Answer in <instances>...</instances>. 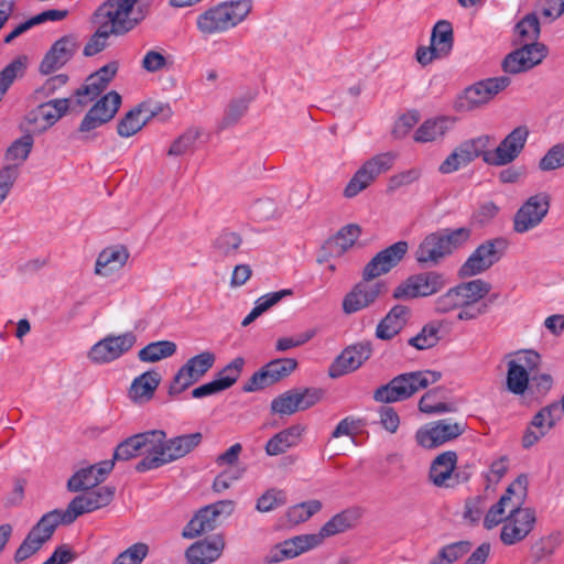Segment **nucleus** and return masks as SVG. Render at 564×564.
<instances>
[{
  "label": "nucleus",
  "instance_id": "obj_7",
  "mask_svg": "<svg viewBox=\"0 0 564 564\" xmlns=\"http://www.w3.org/2000/svg\"><path fill=\"white\" fill-rule=\"evenodd\" d=\"M59 524H63V522L58 516V509L44 513L17 549L14 561L17 563L23 562L39 552L51 540Z\"/></svg>",
  "mask_w": 564,
  "mask_h": 564
},
{
  "label": "nucleus",
  "instance_id": "obj_6",
  "mask_svg": "<svg viewBox=\"0 0 564 564\" xmlns=\"http://www.w3.org/2000/svg\"><path fill=\"white\" fill-rule=\"evenodd\" d=\"M508 246L509 242L503 237L485 240L460 265L458 276L466 279L486 272L502 258Z\"/></svg>",
  "mask_w": 564,
  "mask_h": 564
},
{
  "label": "nucleus",
  "instance_id": "obj_14",
  "mask_svg": "<svg viewBox=\"0 0 564 564\" xmlns=\"http://www.w3.org/2000/svg\"><path fill=\"white\" fill-rule=\"evenodd\" d=\"M550 203L551 197L544 192L529 197L514 214L513 230L525 234L538 227L547 215Z\"/></svg>",
  "mask_w": 564,
  "mask_h": 564
},
{
  "label": "nucleus",
  "instance_id": "obj_26",
  "mask_svg": "<svg viewBox=\"0 0 564 564\" xmlns=\"http://www.w3.org/2000/svg\"><path fill=\"white\" fill-rule=\"evenodd\" d=\"M225 545L224 535L216 534L193 543L185 551V558L188 564H212L221 556Z\"/></svg>",
  "mask_w": 564,
  "mask_h": 564
},
{
  "label": "nucleus",
  "instance_id": "obj_20",
  "mask_svg": "<svg viewBox=\"0 0 564 564\" xmlns=\"http://www.w3.org/2000/svg\"><path fill=\"white\" fill-rule=\"evenodd\" d=\"M528 137L529 130L525 126L514 128L491 153H487L485 163L492 166L512 163L522 152Z\"/></svg>",
  "mask_w": 564,
  "mask_h": 564
},
{
  "label": "nucleus",
  "instance_id": "obj_37",
  "mask_svg": "<svg viewBox=\"0 0 564 564\" xmlns=\"http://www.w3.org/2000/svg\"><path fill=\"white\" fill-rule=\"evenodd\" d=\"M110 83L107 78L97 75H89L85 84L75 90V104L83 107L88 102L95 100L101 93H104Z\"/></svg>",
  "mask_w": 564,
  "mask_h": 564
},
{
  "label": "nucleus",
  "instance_id": "obj_48",
  "mask_svg": "<svg viewBox=\"0 0 564 564\" xmlns=\"http://www.w3.org/2000/svg\"><path fill=\"white\" fill-rule=\"evenodd\" d=\"M440 388L427 391L419 402V410L427 414H442L454 412L456 408L453 403L438 401Z\"/></svg>",
  "mask_w": 564,
  "mask_h": 564
},
{
  "label": "nucleus",
  "instance_id": "obj_23",
  "mask_svg": "<svg viewBox=\"0 0 564 564\" xmlns=\"http://www.w3.org/2000/svg\"><path fill=\"white\" fill-rule=\"evenodd\" d=\"M408 250V241L400 240L378 252L364 269L362 275L365 280H373L381 274L388 273L402 261Z\"/></svg>",
  "mask_w": 564,
  "mask_h": 564
},
{
  "label": "nucleus",
  "instance_id": "obj_27",
  "mask_svg": "<svg viewBox=\"0 0 564 564\" xmlns=\"http://www.w3.org/2000/svg\"><path fill=\"white\" fill-rule=\"evenodd\" d=\"M216 356L213 351L205 350L189 358L178 369V383L183 380L178 392L198 382L215 365Z\"/></svg>",
  "mask_w": 564,
  "mask_h": 564
},
{
  "label": "nucleus",
  "instance_id": "obj_49",
  "mask_svg": "<svg viewBox=\"0 0 564 564\" xmlns=\"http://www.w3.org/2000/svg\"><path fill=\"white\" fill-rule=\"evenodd\" d=\"M322 509V503L318 500H310L297 503L289 508L286 512L288 523L295 525L308 520L313 514Z\"/></svg>",
  "mask_w": 564,
  "mask_h": 564
},
{
  "label": "nucleus",
  "instance_id": "obj_42",
  "mask_svg": "<svg viewBox=\"0 0 564 564\" xmlns=\"http://www.w3.org/2000/svg\"><path fill=\"white\" fill-rule=\"evenodd\" d=\"M176 351V344L170 340L153 341L144 346L138 352L142 362H156L172 356Z\"/></svg>",
  "mask_w": 564,
  "mask_h": 564
},
{
  "label": "nucleus",
  "instance_id": "obj_51",
  "mask_svg": "<svg viewBox=\"0 0 564 564\" xmlns=\"http://www.w3.org/2000/svg\"><path fill=\"white\" fill-rule=\"evenodd\" d=\"M272 413L279 415H292L300 411L296 390L291 389L275 397L271 402Z\"/></svg>",
  "mask_w": 564,
  "mask_h": 564
},
{
  "label": "nucleus",
  "instance_id": "obj_9",
  "mask_svg": "<svg viewBox=\"0 0 564 564\" xmlns=\"http://www.w3.org/2000/svg\"><path fill=\"white\" fill-rule=\"evenodd\" d=\"M120 105L121 96L117 91L111 90L102 96L83 118L77 130L82 135L75 138L84 141L93 139L88 133L109 122L118 112Z\"/></svg>",
  "mask_w": 564,
  "mask_h": 564
},
{
  "label": "nucleus",
  "instance_id": "obj_36",
  "mask_svg": "<svg viewBox=\"0 0 564 564\" xmlns=\"http://www.w3.org/2000/svg\"><path fill=\"white\" fill-rule=\"evenodd\" d=\"M161 376L159 372L145 371L137 377L130 387L129 394L133 400H149L154 394L158 386L160 384Z\"/></svg>",
  "mask_w": 564,
  "mask_h": 564
},
{
  "label": "nucleus",
  "instance_id": "obj_47",
  "mask_svg": "<svg viewBox=\"0 0 564 564\" xmlns=\"http://www.w3.org/2000/svg\"><path fill=\"white\" fill-rule=\"evenodd\" d=\"M441 324L438 323H429L421 332L411 337L408 340V344L419 350H424L436 346L441 339L440 337Z\"/></svg>",
  "mask_w": 564,
  "mask_h": 564
},
{
  "label": "nucleus",
  "instance_id": "obj_21",
  "mask_svg": "<svg viewBox=\"0 0 564 564\" xmlns=\"http://www.w3.org/2000/svg\"><path fill=\"white\" fill-rule=\"evenodd\" d=\"M372 355L369 341H360L346 347L329 366L330 378H339L359 369Z\"/></svg>",
  "mask_w": 564,
  "mask_h": 564
},
{
  "label": "nucleus",
  "instance_id": "obj_12",
  "mask_svg": "<svg viewBox=\"0 0 564 564\" xmlns=\"http://www.w3.org/2000/svg\"><path fill=\"white\" fill-rule=\"evenodd\" d=\"M535 522L536 517L533 509L522 508V505H512L501 528V542L505 545H514L523 541L533 530Z\"/></svg>",
  "mask_w": 564,
  "mask_h": 564
},
{
  "label": "nucleus",
  "instance_id": "obj_2",
  "mask_svg": "<svg viewBox=\"0 0 564 564\" xmlns=\"http://www.w3.org/2000/svg\"><path fill=\"white\" fill-rule=\"evenodd\" d=\"M490 291L491 284L482 279L462 282L437 296L434 302V310L440 314L458 311V321H474L487 313L488 305L480 303V301Z\"/></svg>",
  "mask_w": 564,
  "mask_h": 564
},
{
  "label": "nucleus",
  "instance_id": "obj_63",
  "mask_svg": "<svg viewBox=\"0 0 564 564\" xmlns=\"http://www.w3.org/2000/svg\"><path fill=\"white\" fill-rule=\"evenodd\" d=\"M69 77L66 74H58L48 77L44 84L35 90L37 97L46 98L54 95L58 89L65 86Z\"/></svg>",
  "mask_w": 564,
  "mask_h": 564
},
{
  "label": "nucleus",
  "instance_id": "obj_62",
  "mask_svg": "<svg viewBox=\"0 0 564 564\" xmlns=\"http://www.w3.org/2000/svg\"><path fill=\"white\" fill-rule=\"evenodd\" d=\"M371 183V180L368 178L367 173L360 166L346 185L344 189V196L347 198H352L366 189Z\"/></svg>",
  "mask_w": 564,
  "mask_h": 564
},
{
  "label": "nucleus",
  "instance_id": "obj_28",
  "mask_svg": "<svg viewBox=\"0 0 564 564\" xmlns=\"http://www.w3.org/2000/svg\"><path fill=\"white\" fill-rule=\"evenodd\" d=\"M457 464V454L454 451H447L432 462L430 468V479L437 487L451 488L459 484V474H454Z\"/></svg>",
  "mask_w": 564,
  "mask_h": 564
},
{
  "label": "nucleus",
  "instance_id": "obj_15",
  "mask_svg": "<svg viewBox=\"0 0 564 564\" xmlns=\"http://www.w3.org/2000/svg\"><path fill=\"white\" fill-rule=\"evenodd\" d=\"M528 477L520 475L517 479L509 485L506 492L500 497L498 502L492 505L484 519V527L488 530L497 527L502 521L505 522V509L512 505H523L528 492Z\"/></svg>",
  "mask_w": 564,
  "mask_h": 564
},
{
  "label": "nucleus",
  "instance_id": "obj_32",
  "mask_svg": "<svg viewBox=\"0 0 564 564\" xmlns=\"http://www.w3.org/2000/svg\"><path fill=\"white\" fill-rule=\"evenodd\" d=\"M305 427L301 424L289 426L274 434L265 444V453L269 456L284 454L288 449L300 444Z\"/></svg>",
  "mask_w": 564,
  "mask_h": 564
},
{
  "label": "nucleus",
  "instance_id": "obj_13",
  "mask_svg": "<svg viewBox=\"0 0 564 564\" xmlns=\"http://www.w3.org/2000/svg\"><path fill=\"white\" fill-rule=\"evenodd\" d=\"M511 83L508 76L490 77L475 83L464 90L459 98V108L464 110H474L487 102L495 96L505 90Z\"/></svg>",
  "mask_w": 564,
  "mask_h": 564
},
{
  "label": "nucleus",
  "instance_id": "obj_40",
  "mask_svg": "<svg viewBox=\"0 0 564 564\" xmlns=\"http://www.w3.org/2000/svg\"><path fill=\"white\" fill-rule=\"evenodd\" d=\"M540 33V21L534 12L525 14L514 26V34L518 37L519 44L539 43Z\"/></svg>",
  "mask_w": 564,
  "mask_h": 564
},
{
  "label": "nucleus",
  "instance_id": "obj_53",
  "mask_svg": "<svg viewBox=\"0 0 564 564\" xmlns=\"http://www.w3.org/2000/svg\"><path fill=\"white\" fill-rule=\"evenodd\" d=\"M245 362L246 361L242 357H236L217 373L215 379L219 384H221V389L224 391L232 387L238 381Z\"/></svg>",
  "mask_w": 564,
  "mask_h": 564
},
{
  "label": "nucleus",
  "instance_id": "obj_46",
  "mask_svg": "<svg viewBox=\"0 0 564 564\" xmlns=\"http://www.w3.org/2000/svg\"><path fill=\"white\" fill-rule=\"evenodd\" d=\"M251 99V97H239L230 100L219 123L220 129H227L237 124L247 113Z\"/></svg>",
  "mask_w": 564,
  "mask_h": 564
},
{
  "label": "nucleus",
  "instance_id": "obj_44",
  "mask_svg": "<svg viewBox=\"0 0 564 564\" xmlns=\"http://www.w3.org/2000/svg\"><path fill=\"white\" fill-rule=\"evenodd\" d=\"M397 154L393 152H384L367 160L362 165V170L367 173L368 178L375 182L377 177L392 169Z\"/></svg>",
  "mask_w": 564,
  "mask_h": 564
},
{
  "label": "nucleus",
  "instance_id": "obj_10",
  "mask_svg": "<svg viewBox=\"0 0 564 564\" xmlns=\"http://www.w3.org/2000/svg\"><path fill=\"white\" fill-rule=\"evenodd\" d=\"M445 284L444 274L427 271L409 276L393 290L392 296L395 300L425 297L437 293Z\"/></svg>",
  "mask_w": 564,
  "mask_h": 564
},
{
  "label": "nucleus",
  "instance_id": "obj_60",
  "mask_svg": "<svg viewBox=\"0 0 564 564\" xmlns=\"http://www.w3.org/2000/svg\"><path fill=\"white\" fill-rule=\"evenodd\" d=\"M562 166H564V143L552 147L539 162L542 171H552Z\"/></svg>",
  "mask_w": 564,
  "mask_h": 564
},
{
  "label": "nucleus",
  "instance_id": "obj_33",
  "mask_svg": "<svg viewBox=\"0 0 564 564\" xmlns=\"http://www.w3.org/2000/svg\"><path fill=\"white\" fill-rule=\"evenodd\" d=\"M129 258L128 250L122 246H115L104 249L95 265V271L98 274H108L109 271L121 269Z\"/></svg>",
  "mask_w": 564,
  "mask_h": 564
},
{
  "label": "nucleus",
  "instance_id": "obj_30",
  "mask_svg": "<svg viewBox=\"0 0 564 564\" xmlns=\"http://www.w3.org/2000/svg\"><path fill=\"white\" fill-rule=\"evenodd\" d=\"M447 252L437 231L426 235L414 251V259L421 267L437 265Z\"/></svg>",
  "mask_w": 564,
  "mask_h": 564
},
{
  "label": "nucleus",
  "instance_id": "obj_1",
  "mask_svg": "<svg viewBox=\"0 0 564 564\" xmlns=\"http://www.w3.org/2000/svg\"><path fill=\"white\" fill-rule=\"evenodd\" d=\"M162 430H152L134 434L119 443L113 452V460H129L133 457L144 455L135 465V470L144 473L159 468L166 463L176 459L175 453L170 444L176 438L165 440Z\"/></svg>",
  "mask_w": 564,
  "mask_h": 564
},
{
  "label": "nucleus",
  "instance_id": "obj_41",
  "mask_svg": "<svg viewBox=\"0 0 564 564\" xmlns=\"http://www.w3.org/2000/svg\"><path fill=\"white\" fill-rule=\"evenodd\" d=\"M440 238L444 245L447 256L454 251L463 248L471 237V229L469 227H459L456 229L444 228L437 230Z\"/></svg>",
  "mask_w": 564,
  "mask_h": 564
},
{
  "label": "nucleus",
  "instance_id": "obj_55",
  "mask_svg": "<svg viewBox=\"0 0 564 564\" xmlns=\"http://www.w3.org/2000/svg\"><path fill=\"white\" fill-rule=\"evenodd\" d=\"M561 544L558 533H551L540 538L531 546V554L536 561H542L552 555Z\"/></svg>",
  "mask_w": 564,
  "mask_h": 564
},
{
  "label": "nucleus",
  "instance_id": "obj_19",
  "mask_svg": "<svg viewBox=\"0 0 564 564\" xmlns=\"http://www.w3.org/2000/svg\"><path fill=\"white\" fill-rule=\"evenodd\" d=\"M135 340L137 337L132 332L117 336L109 335L93 345L88 352V358L97 365L109 364L129 351L135 344Z\"/></svg>",
  "mask_w": 564,
  "mask_h": 564
},
{
  "label": "nucleus",
  "instance_id": "obj_39",
  "mask_svg": "<svg viewBox=\"0 0 564 564\" xmlns=\"http://www.w3.org/2000/svg\"><path fill=\"white\" fill-rule=\"evenodd\" d=\"M357 520L358 514L355 510H344L328 520L321 528L318 535H321V540L323 541V539L326 536H332L352 528Z\"/></svg>",
  "mask_w": 564,
  "mask_h": 564
},
{
  "label": "nucleus",
  "instance_id": "obj_34",
  "mask_svg": "<svg viewBox=\"0 0 564 564\" xmlns=\"http://www.w3.org/2000/svg\"><path fill=\"white\" fill-rule=\"evenodd\" d=\"M454 120L448 117H438L425 120L415 131L416 142H432L443 137L452 127Z\"/></svg>",
  "mask_w": 564,
  "mask_h": 564
},
{
  "label": "nucleus",
  "instance_id": "obj_31",
  "mask_svg": "<svg viewBox=\"0 0 564 564\" xmlns=\"http://www.w3.org/2000/svg\"><path fill=\"white\" fill-rule=\"evenodd\" d=\"M95 17L99 26L84 47L83 53L85 56H94L105 50L108 46V39L110 35L121 36L126 34V32L118 30L117 21L115 19L98 18L96 14Z\"/></svg>",
  "mask_w": 564,
  "mask_h": 564
},
{
  "label": "nucleus",
  "instance_id": "obj_24",
  "mask_svg": "<svg viewBox=\"0 0 564 564\" xmlns=\"http://www.w3.org/2000/svg\"><path fill=\"white\" fill-rule=\"evenodd\" d=\"M465 429L466 425L464 423H451L447 420H440L430 427L420 429L415 434V440L424 448H435L460 436Z\"/></svg>",
  "mask_w": 564,
  "mask_h": 564
},
{
  "label": "nucleus",
  "instance_id": "obj_57",
  "mask_svg": "<svg viewBox=\"0 0 564 564\" xmlns=\"http://www.w3.org/2000/svg\"><path fill=\"white\" fill-rule=\"evenodd\" d=\"M299 551L296 550V544L292 538L276 544L267 555L265 562L269 564L279 563L284 560L296 557Z\"/></svg>",
  "mask_w": 564,
  "mask_h": 564
},
{
  "label": "nucleus",
  "instance_id": "obj_38",
  "mask_svg": "<svg viewBox=\"0 0 564 564\" xmlns=\"http://www.w3.org/2000/svg\"><path fill=\"white\" fill-rule=\"evenodd\" d=\"M431 45L443 55L447 56L454 45V32L452 23L446 20H440L435 23L431 34Z\"/></svg>",
  "mask_w": 564,
  "mask_h": 564
},
{
  "label": "nucleus",
  "instance_id": "obj_3",
  "mask_svg": "<svg viewBox=\"0 0 564 564\" xmlns=\"http://www.w3.org/2000/svg\"><path fill=\"white\" fill-rule=\"evenodd\" d=\"M442 375L433 370L410 371L395 376L386 384L373 391V400L378 403H395L410 399L420 390L437 382Z\"/></svg>",
  "mask_w": 564,
  "mask_h": 564
},
{
  "label": "nucleus",
  "instance_id": "obj_56",
  "mask_svg": "<svg viewBox=\"0 0 564 564\" xmlns=\"http://www.w3.org/2000/svg\"><path fill=\"white\" fill-rule=\"evenodd\" d=\"M149 553L148 544L138 542L121 552L112 564H141Z\"/></svg>",
  "mask_w": 564,
  "mask_h": 564
},
{
  "label": "nucleus",
  "instance_id": "obj_35",
  "mask_svg": "<svg viewBox=\"0 0 564 564\" xmlns=\"http://www.w3.org/2000/svg\"><path fill=\"white\" fill-rule=\"evenodd\" d=\"M360 232L361 230L358 225H346L334 237L326 241L325 248L328 249L329 252L340 256L356 242Z\"/></svg>",
  "mask_w": 564,
  "mask_h": 564
},
{
  "label": "nucleus",
  "instance_id": "obj_59",
  "mask_svg": "<svg viewBox=\"0 0 564 564\" xmlns=\"http://www.w3.org/2000/svg\"><path fill=\"white\" fill-rule=\"evenodd\" d=\"M140 109L145 115V120L150 118H159L164 121L172 117L173 110L169 104H164L158 100H147L141 102Z\"/></svg>",
  "mask_w": 564,
  "mask_h": 564
},
{
  "label": "nucleus",
  "instance_id": "obj_58",
  "mask_svg": "<svg viewBox=\"0 0 564 564\" xmlns=\"http://www.w3.org/2000/svg\"><path fill=\"white\" fill-rule=\"evenodd\" d=\"M33 137L29 132L21 138L17 139L7 151L8 160L25 161L33 147Z\"/></svg>",
  "mask_w": 564,
  "mask_h": 564
},
{
  "label": "nucleus",
  "instance_id": "obj_43",
  "mask_svg": "<svg viewBox=\"0 0 564 564\" xmlns=\"http://www.w3.org/2000/svg\"><path fill=\"white\" fill-rule=\"evenodd\" d=\"M508 391L517 395H523L529 389L530 372L518 366L516 362H508V371L506 378Z\"/></svg>",
  "mask_w": 564,
  "mask_h": 564
},
{
  "label": "nucleus",
  "instance_id": "obj_52",
  "mask_svg": "<svg viewBox=\"0 0 564 564\" xmlns=\"http://www.w3.org/2000/svg\"><path fill=\"white\" fill-rule=\"evenodd\" d=\"M241 242L242 239L239 234L224 230L216 237L213 247L220 256L229 257L236 253Z\"/></svg>",
  "mask_w": 564,
  "mask_h": 564
},
{
  "label": "nucleus",
  "instance_id": "obj_4",
  "mask_svg": "<svg viewBox=\"0 0 564 564\" xmlns=\"http://www.w3.org/2000/svg\"><path fill=\"white\" fill-rule=\"evenodd\" d=\"M252 10L250 0L225 1L198 15L196 24L205 35L224 33L241 23Z\"/></svg>",
  "mask_w": 564,
  "mask_h": 564
},
{
  "label": "nucleus",
  "instance_id": "obj_17",
  "mask_svg": "<svg viewBox=\"0 0 564 564\" xmlns=\"http://www.w3.org/2000/svg\"><path fill=\"white\" fill-rule=\"evenodd\" d=\"M70 102V98H57L42 102L35 110L26 115L25 122L30 126L28 131L31 133L46 131L67 113Z\"/></svg>",
  "mask_w": 564,
  "mask_h": 564
},
{
  "label": "nucleus",
  "instance_id": "obj_50",
  "mask_svg": "<svg viewBox=\"0 0 564 564\" xmlns=\"http://www.w3.org/2000/svg\"><path fill=\"white\" fill-rule=\"evenodd\" d=\"M143 112L140 109V106L127 112L124 117L118 122V134L122 138H129L140 131L147 122L145 118L142 120L140 119V115Z\"/></svg>",
  "mask_w": 564,
  "mask_h": 564
},
{
  "label": "nucleus",
  "instance_id": "obj_18",
  "mask_svg": "<svg viewBox=\"0 0 564 564\" xmlns=\"http://www.w3.org/2000/svg\"><path fill=\"white\" fill-rule=\"evenodd\" d=\"M297 367L294 358H279L265 364L254 372L243 384L245 392H253L269 387L290 376Z\"/></svg>",
  "mask_w": 564,
  "mask_h": 564
},
{
  "label": "nucleus",
  "instance_id": "obj_22",
  "mask_svg": "<svg viewBox=\"0 0 564 564\" xmlns=\"http://www.w3.org/2000/svg\"><path fill=\"white\" fill-rule=\"evenodd\" d=\"M362 278H365L362 275ZM384 290L381 281L365 280L358 282L343 300V311L354 314L372 305Z\"/></svg>",
  "mask_w": 564,
  "mask_h": 564
},
{
  "label": "nucleus",
  "instance_id": "obj_11",
  "mask_svg": "<svg viewBox=\"0 0 564 564\" xmlns=\"http://www.w3.org/2000/svg\"><path fill=\"white\" fill-rule=\"evenodd\" d=\"M234 509L235 503L231 500H220L200 508L185 525L182 535L186 539H194L213 531L219 524V518L230 516Z\"/></svg>",
  "mask_w": 564,
  "mask_h": 564
},
{
  "label": "nucleus",
  "instance_id": "obj_5",
  "mask_svg": "<svg viewBox=\"0 0 564 564\" xmlns=\"http://www.w3.org/2000/svg\"><path fill=\"white\" fill-rule=\"evenodd\" d=\"M153 0H107L96 11L98 18H112L121 32H130L150 13Z\"/></svg>",
  "mask_w": 564,
  "mask_h": 564
},
{
  "label": "nucleus",
  "instance_id": "obj_54",
  "mask_svg": "<svg viewBox=\"0 0 564 564\" xmlns=\"http://www.w3.org/2000/svg\"><path fill=\"white\" fill-rule=\"evenodd\" d=\"M286 501L285 491L271 488L258 498L256 509L259 512H270L284 506Z\"/></svg>",
  "mask_w": 564,
  "mask_h": 564
},
{
  "label": "nucleus",
  "instance_id": "obj_25",
  "mask_svg": "<svg viewBox=\"0 0 564 564\" xmlns=\"http://www.w3.org/2000/svg\"><path fill=\"white\" fill-rule=\"evenodd\" d=\"M78 47L77 39L67 34L53 43L40 64V73L50 75L67 64Z\"/></svg>",
  "mask_w": 564,
  "mask_h": 564
},
{
  "label": "nucleus",
  "instance_id": "obj_61",
  "mask_svg": "<svg viewBox=\"0 0 564 564\" xmlns=\"http://www.w3.org/2000/svg\"><path fill=\"white\" fill-rule=\"evenodd\" d=\"M470 547L471 544L468 541H459L442 547L438 552V555L445 562V564H453L465 554H467L470 551Z\"/></svg>",
  "mask_w": 564,
  "mask_h": 564
},
{
  "label": "nucleus",
  "instance_id": "obj_64",
  "mask_svg": "<svg viewBox=\"0 0 564 564\" xmlns=\"http://www.w3.org/2000/svg\"><path fill=\"white\" fill-rule=\"evenodd\" d=\"M300 411L307 410L315 405L323 397V391L316 388L295 389Z\"/></svg>",
  "mask_w": 564,
  "mask_h": 564
},
{
  "label": "nucleus",
  "instance_id": "obj_16",
  "mask_svg": "<svg viewBox=\"0 0 564 564\" xmlns=\"http://www.w3.org/2000/svg\"><path fill=\"white\" fill-rule=\"evenodd\" d=\"M547 53L549 48L543 43H521V47L512 51L503 58L501 67L507 74L528 72L541 64Z\"/></svg>",
  "mask_w": 564,
  "mask_h": 564
},
{
  "label": "nucleus",
  "instance_id": "obj_29",
  "mask_svg": "<svg viewBox=\"0 0 564 564\" xmlns=\"http://www.w3.org/2000/svg\"><path fill=\"white\" fill-rule=\"evenodd\" d=\"M410 317V307L401 304L394 305L378 323L376 327V337L381 340L392 339L405 327Z\"/></svg>",
  "mask_w": 564,
  "mask_h": 564
},
{
  "label": "nucleus",
  "instance_id": "obj_8",
  "mask_svg": "<svg viewBox=\"0 0 564 564\" xmlns=\"http://www.w3.org/2000/svg\"><path fill=\"white\" fill-rule=\"evenodd\" d=\"M116 488L107 485L76 496L65 510L58 509L63 524H72L79 516L107 507L113 500Z\"/></svg>",
  "mask_w": 564,
  "mask_h": 564
},
{
  "label": "nucleus",
  "instance_id": "obj_45",
  "mask_svg": "<svg viewBox=\"0 0 564 564\" xmlns=\"http://www.w3.org/2000/svg\"><path fill=\"white\" fill-rule=\"evenodd\" d=\"M95 467H85L77 470L67 481V489L70 492L87 491L100 484L97 478Z\"/></svg>",
  "mask_w": 564,
  "mask_h": 564
}]
</instances>
